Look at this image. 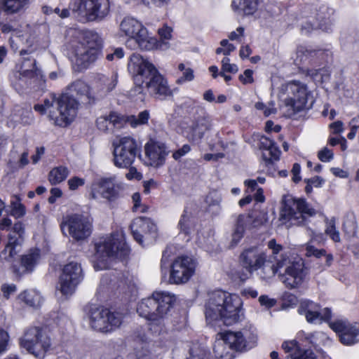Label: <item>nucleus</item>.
I'll list each match as a JSON object with an SVG mask.
<instances>
[{
    "mask_svg": "<svg viewBox=\"0 0 359 359\" xmlns=\"http://www.w3.org/2000/svg\"><path fill=\"white\" fill-rule=\"evenodd\" d=\"M128 70L133 76L135 88L130 91L131 95H140L138 99L143 100L142 93L144 87L151 95L163 99L172 95L166 79L158 72L155 66L142 55L133 53L130 58Z\"/></svg>",
    "mask_w": 359,
    "mask_h": 359,
    "instance_id": "nucleus-1",
    "label": "nucleus"
},
{
    "mask_svg": "<svg viewBox=\"0 0 359 359\" xmlns=\"http://www.w3.org/2000/svg\"><path fill=\"white\" fill-rule=\"evenodd\" d=\"M176 301L174 294L168 292H154L151 297L143 299L137 305L138 314L150 321L149 330L156 335L167 333L165 316Z\"/></svg>",
    "mask_w": 359,
    "mask_h": 359,
    "instance_id": "nucleus-2",
    "label": "nucleus"
},
{
    "mask_svg": "<svg viewBox=\"0 0 359 359\" xmlns=\"http://www.w3.org/2000/svg\"><path fill=\"white\" fill-rule=\"evenodd\" d=\"M242 302L236 294H231L222 290H217L209 294L205 304V314L207 320L222 321L231 325L240 320Z\"/></svg>",
    "mask_w": 359,
    "mask_h": 359,
    "instance_id": "nucleus-3",
    "label": "nucleus"
},
{
    "mask_svg": "<svg viewBox=\"0 0 359 359\" xmlns=\"http://www.w3.org/2000/svg\"><path fill=\"white\" fill-rule=\"evenodd\" d=\"M94 268L96 271L108 269L110 262L126 259L130 249L122 230L100 238L95 243Z\"/></svg>",
    "mask_w": 359,
    "mask_h": 359,
    "instance_id": "nucleus-4",
    "label": "nucleus"
},
{
    "mask_svg": "<svg viewBox=\"0 0 359 359\" xmlns=\"http://www.w3.org/2000/svg\"><path fill=\"white\" fill-rule=\"evenodd\" d=\"M43 105L55 125L66 126L76 116L79 102L73 95L68 93L62 94L59 97L55 94H51L44 100Z\"/></svg>",
    "mask_w": 359,
    "mask_h": 359,
    "instance_id": "nucleus-5",
    "label": "nucleus"
},
{
    "mask_svg": "<svg viewBox=\"0 0 359 359\" xmlns=\"http://www.w3.org/2000/svg\"><path fill=\"white\" fill-rule=\"evenodd\" d=\"M316 210L304 198L285 195L282 198L280 219L292 225L304 226L310 218L316 215Z\"/></svg>",
    "mask_w": 359,
    "mask_h": 359,
    "instance_id": "nucleus-6",
    "label": "nucleus"
},
{
    "mask_svg": "<svg viewBox=\"0 0 359 359\" xmlns=\"http://www.w3.org/2000/svg\"><path fill=\"white\" fill-rule=\"evenodd\" d=\"M79 34L80 41L74 50L75 62L79 70H82L88 68L100 56L102 39L97 33L90 30H82Z\"/></svg>",
    "mask_w": 359,
    "mask_h": 359,
    "instance_id": "nucleus-7",
    "label": "nucleus"
},
{
    "mask_svg": "<svg viewBox=\"0 0 359 359\" xmlns=\"http://www.w3.org/2000/svg\"><path fill=\"white\" fill-rule=\"evenodd\" d=\"M241 266L250 274L257 271L258 276L263 280L269 279L276 275L272 258L266 259V255L257 248L252 247L243 250L240 255Z\"/></svg>",
    "mask_w": 359,
    "mask_h": 359,
    "instance_id": "nucleus-8",
    "label": "nucleus"
},
{
    "mask_svg": "<svg viewBox=\"0 0 359 359\" xmlns=\"http://www.w3.org/2000/svg\"><path fill=\"white\" fill-rule=\"evenodd\" d=\"M69 8L81 22H101L110 13L109 0H72Z\"/></svg>",
    "mask_w": 359,
    "mask_h": 359,
    "instance_id": "nucleus-9",
    "label": "nucleus"
},
{
    "mask_svg": "<svg viewBox=\"0 0 359 359\" xmlns=\"http://www.w3.org/2000/svg\"><path fill=\"white\" fill-rule=\"evenodd\" d=\"M86 316L90 327L97 332H111L121 325L123 315L112 312L102 306L90 304L86 308Z\"/></svg>",
    "mask_w": 359,
    "mask_h": 359,
    "instance_id": "nucleus-10",
    "label": "nucleus"
},
{
    "mask_svg": "<svg viewBox=\"0 0 359 359\" xmlns=\"http://www.w3.org/2000/svg\"><path fill=\"white\" fill-rule=\"evenodd\" d=\"M283 88L287 95L284 103L286 107H290L293 114L308 110L313 107V97L306 84L298 81H292Z\"/></svg>",
    "mask_w": 359,
    "mask_h": 359,
    "instance_id": "nucleus-11",
    "label": "nucleus"
},
{
    "mask_svg": "<svg viewBox=\"0 0 359 359\" xmlns=\"http://www.w3.org/2000/svg\"><path fill=\"white\" fill-rule=\"evenodd\" d=\"M20 346L39 358H43L51 346V339L46 329L28 328L20 341Z\"/></svg>",
    "mask_w": 359,
    "mask_h": 359,
    "instance_id": "nucleus-12",
    "label": "nucleus"
},
{
    "mask_svg": "<svg viewBox=\"0 0 359 359\" xmlns=\"http://www.w3.org/2000/svg\"><path fill=\"white\" fill-rule=\"evenodd\" d=\"M275 267H277L276 274L279 273L280 279L291 289L300 285L306 275L303 262H291L288 257L283 255H280Z\"/></svg>",
    "mask_w": 359,
    "mask_h": 359,
    "instance_id": "nucleus-13",
    "label": "nucleus"
},
{
    "mask_svg": "<svg viewBox=\"0 0 359 359\" xmlns=\"http://www.w3.org/2000/svg\"><path fill=\"white\" fill-rule=\"evenodd\" d=\"M248 331H228L222 334V339L217 340L214 345V353L219 359H233L235 351H241L246 346L245 337Z\"/></svg>",
    "mask_w": 359,
    "mask_h": 359,
    "instance_id": "nucleus-14",
    "label": "nucleus"
},
{
    "mask_svg": "<svg viewBox=\"0 0 359 359\" xmlns=\"http://www.w3.org/2000/svg\"><path fill=\"white\" fill-rule=\"evenodd\" d=\"M113 163L119 168H128L134 163L140 152V147L136 140L126 136L118 137L113 141Z\"/></svg>",
    "mask_w": 359,
    "mask_h": 359,
    "instance_id": "nucleus-15",
    "label": "nucleus"
},
{
    "mask_svg": "<svg viewBox=\"0 0 359 359\" xmlns=\"http://www.w3.org/2000/svg\"><path fill=\"white\" fill-rule=\"evenodd\" d=\"M233 222L231 233V247H235L243 238L245 231L257 228L266 222L265 215L261 213H243L233 216Z\"/></svg>",
    "mask_w": 359,
    "mask_h": 359,
    "instance_id": "nucleus-16",
    "label": "nucleus"
},
{
    "mask_svg": "<svg viewBox=\"0 0 359 359\" xmlns=\"http://www.w3.org/2000/svg\"><path fill=\"white\" fill-rule=\"evenodd\" d=\"M61 229L64 233L67 230L69 234L79 241L90 236L92 224L86 217L74 214L67 217L61 223Z\"/></svg>",
    "mask_w": 359,
    "mask_h": 359,
    "instance_id": "nucleus-17",
    "label": "nucleus"
},
{
    "mask_svg": "<svg viewBox=\"0 0 359 359\" xmlns=\"http://www.w3.org/2000/svg\"><path fill=\"white\" fill-rule=\"evenodd\" d=\"M25 228L22 222L14 224L12 232L8 236V243L0 253V259L8 263H13L16 256L21 251L23 243V233Z\"/></svg>",
    "mask_w": 359,
    "mask_h": 359,
    "instance_id": "nucleus-18",
    "label": "nucleus"
},
{
    "mask_svg": "<svg viewBox=\"0 0 359 359\" xmlns=\"http://www.w3.org/2000/svg\"><path fill=\"white\" fill-rule=\"evenodd\" d=\"M83 279L81 265L71 262L66 264L60 278V290L64 295L72 294Z\"/></svg>",
    "mask_w": 359,
    "mask_h": 359,
    "instance_id": "nucleus-19",
    "label": "nucleus"
},
{
    "mask_svg": "<svg viewBox=\"0 0 359 359\" xmlns=\"http://www.w3.org/2000/svg\"><path fill=\"white\" fill-rule=\"evenodd\" d=\"M130 227L134 239L140 245H143L144 241L152 242L157 236L156 224L150 218L137 217Z\"/></svg>",
    "mask_w": 359,
    "mask_h": 359,
    "instance_id": "nucleus-20",
    "label": "nucleus"
},
{
    "mask_svg": "<svg viewBox=\"0 0 359 359\" xmlns=\"http://www.w3.org/2000/svg\"><path fill=\"white\" fill-rule=\"evenodd\" d=\"M196 264L189 257H180L176 259L171 266L170 281L180 284L186 283L194 274Z\"/></svg>",
    "mask_w": 359,
    "mask_h": 359,
    "instance_id": "nucleus-21",
    "label": "nucleus"
},
{
    "mask_svg": "<svg viewBox=\"0 0 359 359\" xmlns=\"http://www.w3.org/2000/svg\"><path fill=\"white\" fill-rule=\"evenodd\" d=\"M330 327L339 334L343 344L350 346L359 341L358 323H351L347 320L340 319L331 323Z\"/></svg>",
    "mask_w": 359,
    "mask_h": 359,
    "instance_id": "nucleus-22",
    "label": "nucleus"
},
{
    "mask_svg": "<svg viewBox=\"0 0 359 359\" xmlns=\"http://www.w3.org/2000/svg\"><path fill=\"white\" fill-rule=\"evenodd\" d=\"M298 312L304 315L309 323L317 324L329 320L332 317L331 311L328 308L321 309L320 306L310 300L302 301Z\"/></svg>",
    "mask_w": 359,
    "mask_h": 359,
    "instance_id": "nucleus-23",
    "label": "nucleus"
},
{
    "mask_svg": "<svg viewBox=\"0 0 359 359\" xmlns=\"http://www.w3.org/2000/svg\"><path fill=\"white\" fill-rule=\"evenodd\" d=\"M41 76V72L36 67L34 60L25 61L21 67V71L14 75L11 80L12 86L18 91H22L31 83V80Z\"/></svg>",
    "mask_w": 359,
    "mask_h": 359,
    "instance_id": "nucleus-24",
    "label": "nucleus"
},
{
    "mask_svg": "<svg viewBox=\"0 0 359 359\" xmlns=\"http://www.w3.org/2000/svg\"><path fill=\"white\" fill-rule=\"evenodd\" d=\"M144 152L146 156L145 163L155 168L163 165L169 154V151L164 143L152 140H150L144 145Z\"/></svg>",
    "mask_w": 359,
    "mask_h": 359,
    "instance_id": "nucleus-25",
    "label": "nucleus"
},
{
    "mask_svg": "<svg viewBox=\"0 0 359 359\" xmlns=\"http://www.w3.org/2000/svg\"><path fill=\"white\" fill-rule=\"evenodd\" d=\"M211 128V120L209 116H201L193 121L187 130V138L192 142L200 141L206 131Z\"/></svg>",
    "mask_w": 359,
    "mask_h": 359,
    "instance_id": "nucleus-26",
    "label": "nucleus"
},
{
    "mask_svg": "<svg viewBox=\"0 0 359 359\" xmlns=\"http://www.w3.org/2000/svg\"><path fill=\"white\" fill-rule=\"evenodd\" d=\"M98 192L109 201H115L118 196L119 186L115 175L102 177L97 182Z\"/></svg>",
    "mask_w": 359,
    "mask_h": 359,
    "instance_id": "nucleus-27",
    "label": "nucleus"
},
{
    "mask_svg": "<svg viewBox=\"0 0 359 359\" xmlns=\"http://www.w3.org/2000/svg\"><path fill=\"white\" fill-rule=\"evenodd\" d=\"M124 123L123 117L114 111L101 116L96 120L97 128L102 132H112L114 129H120Z\"/></svg>",
    "mask_w": 359,
    "mask_h": 359,
    "instance_id": "nucleus-28",
    "label": "nucleus"
},
{
    "mask_svg": "<svg viewBox=\"0 0 359 359\" xmlns=\"http://www.w3.org/2000/svg\"><path fill=\"white\" fill-rule=\"evenodd\" d=\"M259 149L263 150L262 158L266 163H271L273 161H278L280 158V151L270 137H261Z\"/></svg>",
    "mask_w": 359,
    "mask_h": 359,
    "instance_id": "nucleus-29",
    "label": "nucleus"
},
{
    "mask_svg": "<svg viewBox=\"0 0 359 359\" xmlns=\"http://www.w3.org/2000/svg\"><path fill=\"white\" fill-rule=\"evenodd\" d=\"M120 31L126 36L131 38L128 43L132 40L144 28L142 24L132 17H126L120 23Z\"/></svg>",
    "mask_w": 359,
    "mask_h": 359,
    "instance_id": "nucleus-30",
    "label": "nucleus"
},
{
    "mask_svg": "<svg viewBox=\"0 0 359 359\" xmlns=\"http://www.w3.org/2000/svg\"><path fill=\"white\" fill-rule=\"evenodd\" d=\"M133 41L143 50H152L158 48L160 45L156 38L149 34L145 27L132 40V41Z\"/></svg>",
    "mask_w": 359,
    "mask_h": 359,
    "instance_id": "nucleus-31",
    "label": "nucleus"
},
{
    "mask_svg": "<svg viewBox=\"0 0 359 359\" xmlns=\"http://www.w3.org/2000/svg\"><path fill=\"white\" fill-rule=\"evenodd\" d=\"M177 229L180 233L184 234L187 237V241H189L191 236L195 231V222L192 214L189 212L187 208L183 211L177 224Z\"/></svg>",
    "mask_w": 359,
    "mask_h": 359,
    "instance_id": "nucleus-32",
    "label": "nucleus"
},
{
    "mask_svg": "<svg viewBox=\"0 0 359 359\" xmlns=\"http://www.w3.org/2000/svg\"><path fill=\"white\" fill-rule=\"evenodd\" d=\"M18 299L27 306L33 308L39 307L42 303L41 295L35 290H25L19 294Z\"/></svg>",
    "mask_w": 359,
    "mask_h": 359,
    "instance_id": "nucleus-33",
    "label": "nucleus"
},
{
    "mask_svg": "<svg viewBox=\"0 0 359 359\" xmlns=\"http://www.w3.org/2000/svg\"><path fill=\"white\" fill-rule=\"evenodd\" d=\"M40 259V250H31L21 258V266L24 268L23 272H32Z\"/></svg>",
    "mask_w": 359,
    "mask_h": 359,
    "instance_id": "nucleus-34",
    "label": "nucleus"
},
{
    "mask_svg": "<svg viewBox=\"0 0 359 359\" xmlns=\"http://www.w3.org/2000/svg\"><path fill=\"white\" fill-rule=\"evenodd\" d=\"M231 6L237 13L252 15L257 10L258 0H240L238 5L236 1H233Z\"/></svg>",
    "mask_w": 359,
    "mask_h": 359,
    "instance_id": "nucleus-35",
    "label": "nucleus"
},
{
    "mask_svg": "<svg viewBox=\"0 0 359 359\" xmlns=\"http://www.w3.org/2000/svg\"><path fill=\"white\" fill-rule=\"evenodd\" d=\"M324 53L321 50H310L305 47L300 46L297 50V60L300 62H311L315 57L323 56Z\"/></svg>",
    "mask_w": 359,
    "mask_h": 359,
    "instance_id": "nucleus-36",
    "label": "nucleus"
},
{
    "mask_svg": "<svg viewBox=\"0 0 359 359\" xmlns=\"http://www.w3.org/2000/svg\"><path fill=\"white\" fill-rule=\"evenodd\" d=\"M221 196L217 193H210L205 198L206 210L212 215H218L221 210Z\"/></svg>",
    "mask_w": 359,
    "mask_h": 359,
    "instance_id": "nucleus-37",
    "label": "nucleus"
},
{
    "mask_svg": "<svg viewBox=\"0 0 359 359\" xmlns=\"http://www.w3.org/2000/svg\"><path fill=\"white\" fill-rule=\"evenodd\" d=\"M21 26L15 19L6 20L0 22V30L4 34H11L12 36H21Z\"/></svg>",
    "mask_w": 359,
    "mask_h": 359,
    "instance_id": "nucleus-38",
    "label": "nucleus"
},
{
    "mask_svg": "<svg viewBox=\"0 0 359 359\" xmlns=\"http://www.w3.org/2000/svg\"><path fill=\"white\" fill-rule=\"evenodd\" d=\"M27 1L28 0H0V4L4 12L13 14L22 11Z\"/></svg>",
    "mask_w": 359,
    "mask_h": 359,
    "instance_id": "nucleus-39",
    "label": "nucleus"
},
{
    "mask_svg": "<svg viewBox=\"0 0 359 359\" xmlns=\"http://www.w3.org/2000/svg\"><path fill=\"white\" fill-rule=\"evenodd\" d=\"M27 1L28 0H0V4L4 12L13 14L22 11Z\"/></svg>",
    "mask_w": 359,
    "mask_h": 359,
    "instance_id": "nucleus-40",
    "label": "nucleus"
},
{
    "mask_svg": "<svg viewBox=\"0 0 359 359\" xmlns=\"http://www.w3.org/2000/svg\"><path fill=\"white\" fill-rule=\"evenodd\" d=\"M299 338L311 347L316 348L320 344L324 334L322 332H315L313 333H306L303 331L299 332Z\"/></svg>",
    "mask_w": 359,
    "mask_h": 359,
    "instance_id": "nucleus-41",
    "label": "nucleus"
},
{
    "mask_svg": "<svg viewBox=\"0 0 359 359\" xmlns=\"http://www.w3.org/2000/svg\"><path fill=\"white\" fill-rule=\"evenodd\" d=\"M69 175L67 167L58 166L50 170L48 180L51 184H57L64 181Z\"/></svg>",
    "mask_w": 359,
    "mask_h": 359,
    "instance_id": "nucleus-42",
    "label": "nucleus"
},
{
    "mask_svg": "<svg viewBox=\"0 0 359 359\" xmlns=\"http://www.w3.org/2000/svg\"><path fill=\"white\" fill-rule=\"evenodd\" d=\"M68 90L70 93H75L77 95L89 99V86L83 81L77 80L73 82Z\"/></svg>",
    "mask_w": 359,
    "mask_h": 359,
    "instance_id": "nucleus-43",
    "label": "nucleus"
},
{
    "mask_svg": "<svg viewBox=\"0 0 359 359\" xmlns=\"http://www.w3.org/2000/svg\"><path fill=\"white\" fill-rule=\"evenodd\" d=\"M325 224L326 228L325 230V233L334 242L338 243L340 242V234L339 231L336 227V219L334 217L331 218L330 219L326 218L325 219Z\"/></svg>",
    "mask_w": 359,
    "mask_h": 359,
    "instance_id": "nucleus-44",
    "label": "nucleus"
},
{
    "mask_svg": "<svg viewBox=\"0 0 359 359\" xmlns=\"http://www.w3.org/2000/svg\"><path fill=\"white\" fill-rule=\"evenodd\" d=\"M102 88L107 92H110L115 88L118 83V74L112 72L111 74L102 75L100 78Z\"/></svg>",
    "mask_w": 359,
    "mask_h": 359,
    "instance_id": "nucleus-45",
    "label": "nucleus"
},
{
    "mask_svg": "<svg viewBox=\"0 0 359 359\" xmlns=\"http://www.w3.org/2000/svg\"><path fill=\"white\" fill-rule=\"evenodd\" d=\"M11 215L15 218H20L25 214L24 205L20 203V199L18 196H15V200L11 202Z\"/></svg>",
    "mask_w": 359,
    "mask_h": 359,
    "instance_id": "nucleus-46",
    "label": "nucleus"
},
{
    "mask_svg": "<svg viewBox=\"0 0 359 359\" xmlns=\"http://www.w3.org/2000/svg\"><path fill=\"white\" fill-rule=\"evenodd\" d=\"M149 112L148 110H144L139 113L137 116H131L130 121L132 127H136L139 125L146 124L149 118Z\"/></svg>",
    "mask_w": 359,
    "mask_h": 359,
    "instance_id": "nucleus-47",
    "label": "nucleus"
},
{
    "mask_svg": "<svg viewBox=\"0 0 359 359\" xmlns=\"http://www.w3.org/2000/svg\"><path fill=\"white\" fill-rule=\"evenodd\" d=\"M285 359H316L315 354L311 351H302L301 348L298 351L290 353Z\"/></svg>",
    "mask_w": 359,
    "mask_h": 359,
    "instance_id": "nucleus-48",
    "label": "nucleus"
},
{
    "mask_svg": "<svg viewBox=\"0 0 359 359\" xmlns=\"http://www.w3.org/2000/svg\"><path fill=\"white\" fill-rule=\"evenodd\" d=\"M306 255L307 257L313 256L316 258H320L325 255V250L324 249H318L316 247L307 244L305 247Z\"/></svg>",
    "mask_w": 359,
    "mask_h": 359,
    "instance_id": "nucleus-49",
    "label": "nucleus"
},
{
    "mask_svg": "<svg viewBox=\"0 0 359 359\" xmlns=\"http://www.w3.org/2000/svg\"><path fill=\"white\" fill-rule=\"evenodd\" d=\"M268 248L271 250L273 254V259H274L273 263L277 262V259H280V257L278 258L276 255L283 250V247L281 245L278 244L275 239H271L268 242Z\"/></svg>",
    "mask_w": 359,
    "mask_h": 359,
    "instance_id": "nucleus-50",
    "label": "nucleus"
},
{
    "mask_svg": "<svg viewBox=\"0 0 359 359\" xmlns=\"http://www.w3.org/2000/svg\"><path fill=\"white\" fill-rule=\"evenodd\" d=\"M9 335L7 332L0 330V355L4 353L8 346Z\"/></svg>",
    "mask_w": 359,
    "mask_h": 359,
    "instance_id": "nucleus-51",
    "label": "nucleus"
},
{
    "mask_svg": "<svg viewBox=\"0 0 359 359\" xmlns=\"http://www.w3.org/2000/svg\"><path fill=\"white\" fill-rule=\"evenodd\" d=\"M282 348L285 353H290L298 351V349H300L298 342L296 340L285 341L282 344Z\"/></svg>",
    "mask_w": 359,
    "mask_h": 359,
    "instance_id": "nucleus-52",
    "label": "nucleus"
},
{
    "mask_svg": "<svg viewBox=\"0 0 359 359\" xmlns=\"http://www.w3.org/2000/svg\"><path fill=\"white\" fill-rule=\"evenodd\" d=\"M124 56V52L122 48H112L106 55V59L109 61L119 60Z\"/></svg>",
    "mask_w": 359,
    "mask_h": 359,
    "instance_id": "nucleus-53",
    "label": "nucleus"
},
{
    "mask_svg": "<svg viewBox=\"0 0 359 359\" xmlns=\"http://www.w3.org/2000/svg\"><path fill=\"white\" fill-rule=\"evenodd\" d=\"M359 119H356V116L353 117L349 122V126L351 128L350 133L347 135V137L349 140H353L355 137L356 134H358L359 130Z\"/></svg>",
    "mask_w": 359,
    "mask_h": 359,
    "instance_id": "nucleus-54",
    "label": "nucleus"
},
{
    "mask_svg": "<svg viewBox=\"0 0 359 359\" xmlns=\"http://www.w3.org/2000/svg\"><path fill=\"white\" fill-rule=\"evenodd\" d=\"M334 154L332 150L324 147L318 153V158L323 162H329L333 158Z\"/></svg>",
    "mask_w": 359,
    "mask_h": 359,
    "instance_id": "nucleus-55",
    "label": "nucleus"
},
{
    "mask_svg": "<svg viewBox=\"0 0 359 359\" xmlns=\"http://www.w3.org/2000/svg\"><path fill=\"white\" fill-rule=\"evenodd\" d=\"M132 200L134 203L133 210V211H137L140 208H142L140 210L141 212H145L147 210V208L144 206H141V196L140 194L137 192L134 193L132 196Z\"/></svg>",
    "mask_w": 359,
    "mask_h": 359,
    "instance_id": "nucleus-56",
    "label": "nucleus"
},
{
    "mask_svg": "<svg viewBox=\"0 0 359 359\" xmlns=\"http://www.w3.org/2000/svg\"><path fill=\"white\" fill-rule=\"evenodd\" d=\"M191 151V147L190 145L186 144H184L180 149L176 150L172 154V158L176 160L179 161L182 157L187 154Z\"/></svg>",
    "mask_w": 359,
    "mask_h": 359,
    "instance_id": "nucleus-57",
    "label": "nucleus"
},
{
    "mask_svg": "<svg viewBox=\"0 0 359 359\" xmlns=\"http://www.w3.org/2000/svg\"><path fill=\"white\" fill-rule=\"evenodd\" d=\"M194 72L191 68H187L182 72V76L180 77L177 82L178 83H183L186 81H191L194 79Z\"/></svg>",
    "mask_w": 359,
    "mask_h": 359,
    "instance_id": "nucleus-58",
    "label": "nucleus"
},
{
    "mask_svg": "<svg viewBox=\"0 0 359 359\" xmlns=\"http://www.w3.org/2000/svg\"><path fill=\"white\" fill-rule=\"evenodd\" d=\"M188 359H206V353L198 348H191Z\"/></svg>",
    "mask_w": 359,
    "mask_h": 359,
    "instance_id": "nucleus-59",
    "label": "nucleus"
},
{
    "mask_svg": "<svg viewBox=\"0 0 359 359\" xmlns=\"http://www.w3.org/2000/svg\"><path fill=\"white\" fill-rule=\"evenodd\" d=\"M16 290L17 287L14 284H4L1 286V291L3 292L4 297L6 299H8Z\"/></svg>",
    "mask_w": 359,
    "mask_h": 359,
    "instance_id": "nucleus-60",
    "label": "nucleus"
},
{
    "mask_svg": "<svg viewBox=\"0 0 359 359\" xmlns=\"http://www.w3.org/2000/svg\"><path fill=\"white\" fill-rule=\"evenodd\" d=\"M84 184V180L78 177H74L68 180L69 188L71 190H76Z\"/></svg>",
    "mask_w": 359,
    "mask_h": 359,
    "instance_id": "nucleus-61",
    "label": "nucleus"
},
{
    "mask_svg": "<svg viewBox=\"0 0 359 359\" xmlns=\"http://www.w3.org/2000/svg\"><path fill=\"white\" fill-rule=\"evenodd\" d=\"M259 302L262 306H264L267 309L273 307L276 303V301L274 299H271L267 295H261L259 297Z\"/></svg>",
    "mask_w": 359,
    "mask_h": 359,
    "instance_id": "nucleus-62",
    "label": "nucleus"
},
{
    "mask_svg": "<svg viewBox=\"0 0 359 359\" xmlns=\"http://www.w3.org/2000/svg\"><path fill=\"white\" fill-rule=\"evenodd\" d=\"M252 74V70L246 69L243 74L239 76V79L243 84L252 83L254 81Z\"/></svg>",
    "mask_w": 359,
    "mask_h": 359,
    "instance_id": "nucleus-63",
    "label": "nucleus"
},
{
    "mask_svg": "<svg viewBox=\"0 0 359 359\" xmlns=\"http://www.w3.org/2000/svg\"><path fill=\"white\" fill-rule=\"evenodd\" d=\"M301 166L299 163H295L293 164L291 172L292 174V181L295 183L299 182L302 177L300 176Z\"/></svg>",
    "mask_w": 359,
    "mask_h": 359,
    "instance_id": "nucleus-64",
    "label": "nucleus"
}]
</instances>
